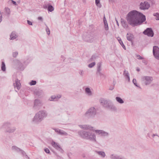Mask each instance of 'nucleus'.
<instances>
[{"label": "nucleus", "mask_w": 159, "mask_h": 159, "mask_svg": "<svg viewBox=\"0 0 159 159\" xmlns=\"http://www.w3.org/2000/svg\"><path fill=\"white\" fill-rule=\"evenodd\" d=\"M63 57H61L63 58Z\"/></svg>", "instance_id": "60"}, {"label": "nucleus", "mask_w": 159, "mask_h": 159, "mask_svg": "<svg viewBox=\"0 0 159 159\" xmlns=\"http://www.w3.org/2000/svg\"><path fill=\"white\" fill-rule=\"evenodd\" d=\"M82 38L84 41L92 43L94 40L93 35L91 34H84Z\"/></svg>", "instance_id": "6"}, {"label": "nucleus", "mask_w": 159, "mask_h": 159, "mask_svg": "<svg viewBox=\"0 0 159 159\" xmlns=\"http://www.w3.org/2000/svg\"><path fill=\"white\" fill-rule=\"evenodd\" d=\"M116 101L119 103L120 104H122L124 103V101L120 97H117L116 98Z\"/></svg>", "instance_id": "28"}, {"label": "nucleus", "mask_w": 159, "mask_h": 159, "mask_svg": "<svg viewBox=\"0 0 159 159\" xmlns=\"http://www.w3.org/2000/svg\"><path fill=\"white\" fill-rule=\"evenodd\" d=\"M142 80L144 82L146 85L150 84L153 80L152 77L148 76H144L142 78Z\"/></svg>", "instance_id": "7"}, {"label": "nucleus", "mask_w": 159, "mask_h": 159, "mask_svg": "<svg viewBox=\"0 0 159 159\" xmlns=\"http://www.w3.org/2000/svg\"><path fill=\"white\" fill-rule=\"evenodd\" d=\"M143 33L149 37H152L154 35V33L151 28H147L143 32Z\"/></svg>", "instance_id": "10"}, {"label": "nucleus", "mask_w": 159, "mask_h": 159, "mask_svg": "<svg viewBox=\"0 0 159 159\" xmlns=\"http://www.w3.org/2000/svg\"><path fill=\"white\" fill-rule=\"evenodd\" d=\"M11 123L10 122H6L2 125L1 128L5 129V132H6L13 133L16 130V128L15 127H11Z\"/></svg>", "instance_id": "4"}, {"label": "nucleus", "mask_w": 159, "mask_h": 159, "mask_svg": "<svg viewBox=\"0 0 159 159\" xmlns=\"http://www.w3.org/2000/svg\"><path fill=\"white\" fill-rule=\"evenodd\" d=\"M27 23L28 24L30 25H32V23L29 20H27Z\"/></svg>", "instance_id": "48"}, {"label": "nucleus", "mask_w": 159, "mask_h": 159, "mask_svg": "<svg viewBox=\"0 0 159 159\" xmlns=\"http://www.w3.org/2000/svg\"><path fill=\"white\" fill-rule=\"evenodd\" d=\"M36 83V81L34 80H32L31 82L30 83V84L31 85H35Z\"/></svg>", "instance_id": "38"}, {"label": "nucleus", "mask_w": 159, "mask_h": 159, "mask_svg": "<svg viewBox=\"0 0 159 159\" xmlns=\"http://www.w3.org/2000/svg\"><path fill=\"white\" fill-rule=\"evenodd\" d=\"M79 127L81 129L86 130H89L95 131V132L101 136L105 137L108 136L109 135V133L104 130H95L93 129V127L90 126L89 125H79Z\"/></svg>", "instance_id": "2"}, {"label": "nucleus", "mask_w": 159, "mask_h": 159, "mask_svg": "<svg viewBox=\"0 0 159 159\" xmlns=\"http://www.w3.org/2000/svg\"><path fill=\"white\" fill-rule=\"evenodd\" d=\"M86 93L89 96H91L92 95V93L89 88L87 87L85 89Z\"/></svg>", "instance_id": "26"}, {"label": "nucleus", "mask_w": 159, "mask_h": 159, "mask_svg": "<svg viewBox=\"0 0 159 159\" xmlns=\"http://www.w3.org/2000/svg\"><path fill=\"white\" fill-rule=\"evenodd\" d=\"M155 136H157V139H159V136L157 135V134H153L152 135V137H154Z\"/></svg>", "instance_id": "45"}, {"label": "nucleus", "mask_w": 159, "mask_h": 159, "mask_svg": "<svg viewBox=\"0 0 159 159\" xmlns=\"http://www.w3.org/2000/svg\"><path fill=\"white\" fill-rule=\"evenodd\" d=\"M95 65V62H93L88 65V67L89 68H91L93 67Z\"/></svg>", "instance_id": "35"}, {"label": "nucleus", "mask_w": 159, "mask_h": 159, "mask_svg": "<svg viewBox=\"0 0 159 159\" xmlns=\"http://www.w3.org/2000/svg\"><path fill=\"white\" fill-rule=\"evenodd\" d=\"M108 104V105L107 108L113 111L116 110L117 109L116 107L111 102H110Z\"/></svg>", "instance_id": "18"}, {"label": "nucleus", "mask_w": 159, "mask_h": 159, "mask_svg": "<svg viewBox=\"0 0 159 159\" xmlns=\"http://www.w3.org/2000/svg\"><path fill=\"white\" fill-rule=\"evenodd\" d=\"M95 152L98 154L99 155L101 156L102 157L104 158L106 156V154L104 152L102 151H95Z\"/></svg>", "instance_id": "24"}, {"label": "nucleus", "mask_w": 159, "mask_h": 159, "mask_svg": "<svg viewBox=\"0 0 159 159\" xmlns=\"http://www.w3.org/2000/svg\"><path fill=\"white\" fill-rule=\"evenodd\" d=\"M11 149L13 151H14L17 152H20L21 154L22 153V152L23 151L22 150L15 146H12L11 148Z\"/></svg>", "instance_id": "20"}, {"label": "nucleus", "mask_w": 159, "mask_h": 159, "mask_svg": "<svg viewBox=\"0 0 159 159\" xmlns=\"http://www.w3.org/2000/svg\"><path fill=\"white\" fill-rule=\"evenodd\" d=\"M87 139L91 141L96 142V136L94 133L89 131L88 136L87 137Z\"/></svg>", "instance_id": "14"}, {"label": "nucleus", "mask_w": 159, "mask_h": 159, "mask_svg": "<svg viewBox=\"0 0 159 159\" xmlns=\"http://www.w3.org/2000/svg\"><path fill=\"white\" fill-rule=\"evenodd\" d=\"M42 106V103L40 100L36 99L34 102V105L33 107L34 109H39L40 107Z\"/></svg>", "instance_id": "12"}, {"label": "nucleus", "mask_w": 159, "mask_h": 159, "mask_svg": "<svg viewBox=\"0 0 159 159\" xmlns=\"http://www.w3.org/2000/svg\"><path fill=\"white\" fill-rule=\"evenodd\" d=\"M61 96V95L58 94L57 95H53L50 98L49 100L50 101H58L60 98Z\"/></svg>", "instance_id": "17"}, {"label": "nucleus", "mask_w": 159, "mask_h": 159, "mask_svg": "<svg viewBox=\"0 0 159 159\" xmlns=\"http://www.w3.org/2000/svg\"><path fill=\"white\" fill-rule=\"evenodd\" d=\"M83 70H80L79 71V74L81 75L82 76H83Z\"/></svg>", "instance_id": "46"}, {"label": "nucleus", "mask_w": 159, "mask_h": 159, "mask_svg": "<svg viewBox=\"0 0 159 159\" xmlns=\"http://www.w3.org/2000/svg\"><path fill=\"white\" fill-rule=\"evenodd\" d=\"M54 8L52 6L49 4H48V11L52 12L54 10Z\"/></svg>", "instance_id": "29"}, {"label": "nucleus", "mask_w": 159, "mask_h": 159, "mask_svg": "<svg viewBox=\"0 0 159 159\" xmlns=\"http://www.w3.org/2000/svg\"><path fill=\"white\" fill-rule=\"evenodd\" d=\"M48 4L44 5L43 6V8L44 9H47V8L48 9Z\"/></svg>", "instance_id": "47"}, {"label": "nucleus", "mask_w": 159, "mask_h": 159, "mask_svg": "<svg viewBox=\"0 0 159 159\" xmlns=\"http://www.w3.org/2000/svg\"><path fill=\"white\" fill-rule=\"evenodd\" d=\"M150 7L149 3L147 1H144L140 3L139 8L141 10H145L148 9Z\"/></svg>", "instance_id": "9"}, {"label": "nucleus", "mask_w": 159, "mask_h": 159, "mask_svg": "<svg viewBox=\"0 0 159 159\" xmlns=\"http://www.w3.org/2000/svg\"><path fill=\"white\" fill-rule=\"evenodd\" d=\"M121 22L122 25L124 28L127 29L128 28V24L125 20H124L123 19H121Z\"/></svg>", "instance_id": "23"}, {"label": "nucleus", "mask_w": 159, "mask_h": 159, "mask_svg": "<svg viewBox=\"0 0 159 159\" xmlns=\"http://www.w3.org/2000/svg\"><path fill=\"white\" fill-rule=\"evenodd\" d=\"M104 27L105 30H108L109 28L107 20L104 21Z\"/></svg>", "instance_id": "30"}, {"label": "nucleus", "mask_w": 159, "mask_h": 159, "mask_svg": "<svg viewBox=\"0 0 159 159\" xmlns=\"http://www.w3.org/2000/svg\"><path fill=\"white\" fill-rule=\"evenodd\" d=\"M102 62H100L98 63L97 67V72L96 74L101 72L102 70L101 66H102Z\"/></svg>", "instance_id": "21"}, {"label": "nucleus", "mask_w": 159, "mask_h": 159, "mask_svg": "<svg viewBox=\"0 0 159 159\" xmlns=\"http://www.w3.org/2000/svg\"><path fill=\"white\" fill-rule=\"evenodd\" d=\"M105 20H107L106 19V18L105 17H104V18H103V21Z\"/></svg>", "instance_id": "56"}, {"label": "nucleus", "mask_w": 159, "mask_h": 159, "mask_svg": "<svg viewBox=\"0 0 159 159\" xmlns=\"http://www.w3.org/2000/svg\"><path fill=\"white\" fill-rule=\"evenodd\" d=\"M96 74L97 75L100 76L101 78H105V76L104 74L102 72L98 73Z\"/></svg>", "instance_id": "34"}, {"label": "nucleus", "mask_w": 159, "mask_h": 159, "mask_svg": "<svg viewBox=\"0 0 159 159\" xmlns=\"http://www.w3.org/2000/svg\"><path fill=\"white\" fill-rule=\"evenodd\" d=\"M115 20H116V24H117V26L119 27V24L118 22V20H116V18H115Z\"/></svg>", "instance_id": "54"}, {"label": "nucleus", "mask_w": 159, "mask_h": 159, "mask_svg": "<svg viewBox=\"0 0 159 159\" xmlns=\"http://www.w3.org/2000/svg\"><path fill=\"white\" fill-rule=\"evenodd\" d=\"M89 131H81L78 132V134L82 138L87 139L88 136Z\"/></svg>", "instance_id": "13"}, {"label": "nucleus", "mask_w": 159, "mask_h": 159, "mask_svg": "<svg viewBox=\"0 0 159 159\" xmlns=\"http://www.w3.org/2000/svg\"><path fill=\"white\" fill-rule=\"evenodd\" d=\"M21 154L22 155V156L24 157H25L24 158L25 159H30V158L26 154L25 152L23 151L22 152V153Z\"/></svg>", "instance_id": "32"}, {"label": "nucleus", "mask_w": 159, "mask_h": 159, "mask_svg": "<svg viewBox=\"0 0 159 159\" xmlns=\"http://www.w3.org/2000/svg\"><path fill=\"white\" fill-rule=\"evenodd\" d=\"M10 36L11 39L13 40L17 38V35L15 32H12L11 33Z\"/></svg>", "instance_id": "27"}, {"label": "nucleus", "mask_w": 159, "mask_h": 159, "mask_svg": "<svg viewBox=\"0 0 159 159\" xmlns=\"http://www.w3.org/2000/svg\"><path fill=\"white\" fill-rule=\"evenodd\" d=\"M153 54L154 57L157 59L159 60V48L157 46L153 47Z\"/></svg>", "instance_id": "8"}, {"label": "nucleus", "mask_w": 159, "mask_h": 159, "mask_svg": "<svg viewBox=\"0 0 159 159\" xmlns=\"http://www.w3.org/2000/svg\"><path fill=\"white\" fill-rule=\"evenodd\" d=\"M126 19L128 23L132 26L141 24L146 20L145 16L136 10L130 11L127 15Z\"/></svg>", "instance_id": "1"}, {"label": "nucleus", "mask_w": 159, "mask_h": 159, "mask_svg": "<svg viewBox=\"0 0 159 159\" xmlns=\"http://www.w3.org/2000/svg\"><path fill=\"white\" fill-rule=\"evenodd\" d=\"M47 116V113L43 111H40L36 114L33 120L35 122H40Z\"/></svg>", "instance_id": "3"}, {"label": "nucleus", "mask_w": 159, "mask_h": 159, "mask_svg": "<svg viewBox=\"0 0 159 159\" xmlns=\"http://www.w3.org/2000/svg\"><path fill=\"white\" fill-rule=\"evenodd\" d=\"M125 78H126V79L127 80L128 82L130 81V78H129V75H127V76L126 77H125Z\"/></svg>", "instance_id": "49"}, {"label": "nucleus", "mask_w": 159, "mask_h": 159, "mask_svg": "<svg viewBox=\"0 0 159 159\" xmlns=\"http://www.w3.org/2000/svg\"><path fill=\"white\" fill-rule=\"evenodd\" d=\"M100 102L102 105L104 107L107 108L110 101H107L103 98H101L100 99Z\"/></svg>", "instance_id": "15"}, {"label": "nucleus", "mask_w": 159, "mask_h": 159, "mask_svg": "<svg viewBox=\"0 0 159 159\" xmlns=\"http://www.w3.org/2000/svg\"><path fill=\"white\" fill-rule=\"evenodd\" d=\"M96 58V56L95 55H93L91 57V59L93 60H94Z\"/></svg>", "instance_id": "50"}, {"label": "nucleus", "mask_w": 159, "mask_h": 159, "mask_svg": "<svg viewBox=\"0 0 159 159\" xmlns=\"http://www.w3.org/2000/svg\"><path fill=\"white\" fill-rule=\"evenodd\" d=\"M137 71H140V69L139 68H138L137 69Z\"/></svg>", "instance_id": "58"}, {"label": "nucleus", "mask_w": 159, "mask_h": 159, "mask_svg": "<svg viewBox=\"0 0 159 159\" xmlns=\"http://www.w3.org/2000/svg\"><path fill=\"white\" fill-rule=\"evenodd\" d=\"M95 4L99 8H101L102 5L100 3V0H95Z\"/></svg>", "instance_id": "31"}, {"label": "nucleus", "mask_w": 159, "mask_h": 159, "mask_svg": "<svg viewBox=\"0 0 159 159\" xmlns=\"http://www.w3.org/2000/svg\"><path fill=\"white\" fill-rule=\"evenodd\" d=\"M113 89H114L113 88H111L110 89V90H112Z\"/></svg>", "instance_id": "57"}, {"label": "nucleus", "mask_w": 159, "mask_h": 159, "mask_svg": "<svg viewBox=\"0 0 159 159\" xmlns=\"http://www.w3.org/2000/svg\"><path fill=\"white\" fill-rule=\"evenodd\" d=\"M123 74L125 77H126L127 75H129L128 72L125 70L124 71Z\"/></svg>", "instance_id": "37"}, {"label": "nucleus", "mask_w": 159, "mask_h": 159, "mask_svg": "<svg viewBox=\"0 0 159 159\" xmlns=\"http://www.w3.org/2000/svg\"><path fill=\"white\" fill-rule=\"evenodd\" d=\"M96 114V110L93 107L90 108L85 113L86 116L89 118L94 117Z\"/></svg>", "instance_id": "5"}, {"label": "nucleus", "mask_w": 159, "mask_h": 159, "mask_svg": "<svg viewBox=\"0 0 159 159\" xmlns=\"http://www.w3.org/2000/svg\"><path fill=\"white\" fill-rule=\"evenodd\" d=\"M142 62L143 63H144V64H145L146 65L147 64V61H146L145 60H143L142 61Z\"/></svg>", "instance_id": "52"}, {"label": "nucleus", "mask_w": 159, "mask_h": 159, "mask_svg": "<svg viewBox=\"0 0 159 159\" xmlns=\"http://www.w3.org/2000/svg\"><path fill=\"white\" fill-rule=\"evenodd\" d=\"M1 69L2 70L4 71L6 70V66L4 62L3 61L2 62Z\"/></svg>", "instance_id": "33"}, {"label": "nucleus", "mask_w": 159, "mask_h": 159, "mask_svg": "<svg viewBox=\"0 0 159 159\" xmlns=\"http://www.w3.org/2000/svg\"><path fill=\"white\" fill-rule=\"evenodd\" d=\"M5 10L7 13V14H9L10 13V10L8 8H6Z\"/></svg>", "instance_id": "43"}, {"label": "nucleus", "mask_w": 159, "mask_h": 159, "mask_svg": "<svg viewBox=\"0 0 159 159\" xmlns=\"http://www.w3.org/2000/svg\"><path fill=\"white\" fill-rule=\"evenodd\" d=\"M117 39L119 43L123 47V48L125 50L126 49L122 41L121 40V38L119 37L117 38Z\"/></svg>", "instance_id": "25"}, {"label": "nucleus", "mask_w": 159, "mask_h": 159, "mask_svg": "<svg viewBox=\"0 0 159 159\" xmlns=\"http://www.w3.org/2000/svg\"><path fill=\"white\" fill-rule=\"evenodd\" d=\"M52 129L59 134L65 136H67L68 135V134L66 132L62 130L59 129H56L54 128Z\"/></svg>", "instance_id": "16"}, {"label": "nucleus", "mask_w": 159, "mask_h": 159, "mask_svg": "<svg viewBox=\"0 0 159 159\" xmlns=\"http://www.w3.org/2000/svg\"><path fill=\"white\" fill-rule=\"evenodd\" d=\"M18 54V52H13L12 53V55L13 57H16L17 56Z\"/></svg>", "instance_id": "39"}, {"label": "nucleus", "mask_w": 159, "mask_h": 159, "mask_svg": "<svg viewBox=\"0 0 159 159\" xmlns=\"http://www.w3.org/2000/svg\"><path fill=\"white\" fill-rule=\"evenodd\" d=\"M133 82L135 86L137 87H138L136 83V80L135 79H134L133 80Z\"/></svg>", "instance_id": "42"}, {"label": "nucleus", "mask_w": 159, "mask_h": 159, "mask_svg": "<svg viewBox=\"0 0 159 159\" xmlns=\"http://www.w3.org/2000/svg\"><path fill=\"white\" fill-rule=\"evenodd\" d=\"M137 57H138V59H143V57H141L140 55H137Z\"/></svg>", "instance_id": "44"}, {"label": "nucleus", "mask_w": 159, "mask_h": 159, "mask_svg": "<svg viewBox=\"0 0 159 159\" xmlns=\"http://www.w3.org/2000/svg\"><path fill=\"white\" fill-rule=\"evenodd\" d=\"M38 20H40L42 21L43 20V19L42 17H40V16L39 17H38Z\"/></svg>", "instance_id": "51"}, {"label": "nucleus", "mask_w": 159, "mask_h": 159, "mask_svg": "<svg viewBox=\"0 0 159 159\" xmlns=\"http://www.w3.org/2000/svg\"><path fill=\"white\" fill-rule=\"evenodd\" d=\"M13 84L15 87H16L18 90L20 89V84L18 79H16V80L15 82Z\"/></svg>", "instance_id": "22"}, {"label": "nucleus", "mask_w": 159, "mask_h": 159, "mask_svg": "<svg viewBox=\"0 0 159 159\" xmlns=\"http://www.w3.org/2000/svg\"><path fill=\"white\" fill-rule=\"evenodd\" d=\"M2 21V15L1 13H0V23Z\"/></svg>", "instance_id": "53"}, {"label": "nucleus", "mask_w": 159, "mask_h": 159, "mask_svg": "<svg viewBox=\"0 0 159 159\" xmlns=\"http://www.w3.org/2000/svg\"><path fill=\"white\" fill-rule=\"evenodd\" d=\"M126 38L128 40L132 42L134 38V35L131 33H128L126 34Z\"/></svg>", "instance_id": "19"}, {"label": "nucleus", "mask_w": 159, "mask_h": 159, "mask_svg": "<svg viewBox=\"0 0 159 159\" xmlns=\"http://www.w3.org/2000/svg\"><path fill=\"white\" fill-rule=\"evenodd\" d=\"M63 57H61L63 58Z\"/></svg>", "instance_id": "59"}, {"label": "nucleus", "mask_w": 159, "mask_h": 159, "mask_svg": "<svg viewBox=\"0 0 159 159\" xmlns=\"http://www.w3.org/2000/svg\"><path fill=\"white\" fill-rule=\"evenodd\" d=\"M154 16H156V20H159V13H156L154 15Z\"/></svg>", "instance_id": "41"}, {"label": "nucleus", "mask_w": 159, "mask_h": 159, "mask_svg": "<svg viewBox=\"0 0 159 159\" xmlns=\"http://www.w3.org/2000/svg\"><path fill=\"white\" fill-rule=\"evenodd\" d=\"M46 31L47 32V34L48 35H49L50 34V30L47 25H46Z\"/></svg>", "instance_id": "36"}, {"label": "nucleus", "mask_w": 159, "mask_h": 159, "mask_svg": "<svg viewBox=\"0 0 159 159\" xmlns=\"http://www.w3.org/2000/svg\"><path fill=\"white\" fill-rule=\"evenodd\" d=\"M51 144L52 146L56 149L60 151L61 153H63L64 151L61 147L60 145L58 143L54 141H52Z\"/></svg>", "instance_id": "11"}, {"label": "nucleus", "mask_w": 159, "mask_h": 159, "mask_svg": "<svg viewBox=\"0 0 159 159\" xmlns=\"http://www.w3.org/2000/svg\"><path fill=\"white\" fill-rule=\"evenodd\" d=\"M82 156L84 158L85 157V156L84 154H83L82 155Z\"/></svg>", "instance_id": "55"}, {"label": "nucleus", "mask_w": 159, "mask_h": 159, "mask_svg": "<svg viewBox=\"0 0 159 159\" xmlns=\"http://www.w3.org/2000/svg\"><path fill=\"white\" fill-rule=\"evenodd\" d=\"M44 151L47 153H48L49 154H50V151L48 148H44Z\"/></svg>", "instance_id": "40"}]
</instances>
